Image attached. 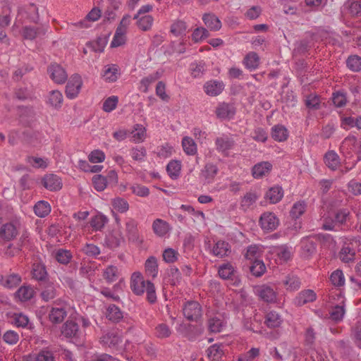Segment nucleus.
<instances>
[{
	"label": "nucleus",
	"mask_w": 361,
	"mask_h": 361,
	"mask_svg": "<svg viewBox=\"0 0 361 361\" xmlns=\"http://www.w3.org/2000/svg\"><path fill=\"white\" fill-rule=\"evenodd\" d=\"M351 214L348 209L333 210L322 219V228L324 231H348L350 228Z\"/></svg>",
	"instance_id": "obj_1"
},
{
	"label": "nucleus",
	"mask_w": 361,
	"mask_h": 361,
	"mask_svg": "<svg viewBox=\"0 0 361 361\" xmlns=\"http://www.w3.org/2000/svg\"><path fill=\"white\" fill-rule=\"evenodd\" d=\"M183 313L188 321L197 322L202 317V307L196 301H188L184 304Z\"/></svg>",
	"instance_id": "obj_2"
},
{
	"label": "nucleus",
	"mask_w": 361,
	"mask_h": 361,
	"mask_svg": "<svg viewBox=\"0 0 361 361\" xmlns=\"http://www.w3.org/2000/svg\"><path fill=\"white\" fill-rule=\"evenodd\" d=\"M218 274L222 279L234 281L233 285L236 286H238L240 284V279L237 275H235L237 274V271L229 262L220 265Z\"/></svg>",
	"instance_id": "obj_3"
},
{
	"label": "nucleus",
	"mask_w": 361,
	"mask_h": 361,
	"mask_svg": "<svg viewBox=\"0 0 361 361\" xmlns=\"http://www.w3.org/2000/svg\"><path fill=\"white\" fill-rule=\"evenodd\" d=\"M236 113L233 103L221 102L216 107L215 114L220 120H231Z\"/></svg>",
	"instance_id": "obj_4"
},
{
	"label": "nucleus",
	"mask_w": 361,
	"mask_h": 361,
	"mask_svg": "<svg viewBox=\"0 0 361 361\" xmlns=\"http://www.w3.org/2000/svg\"><path fill=\"white\" fill-rule=\"evenodd\" d=\"M82 85V81L80 75L78 74L73 75L66 87V97L69 99L75 98L81 89Z\"/></svg>",
	"instance_id": "obj_5"
},
{
	"label": "nucleus",
	"mask_w": 361,
	"mask_h": 361,
	"mask_svg": "<svg viewBox=\"0 0 361 361\" xmlns=\"http://www.w3.org/2000/svg\"><path fill=\"white\" fill-rule=\"evenodd\" d=\"M259 223L262 230L268 232L275 230L279 226V221L274 213L264 212L261 215Z\"/></svg>",
	"instance_id": "obj_6"
},
{
	"label": "nucleus",
	"mask_w": 361,
	"mask_h": 361,
	"mask_svg": "<svg viewBox=\"0 0 361 361\" xmlns=\"http://www.w3.org/2000/svg\"><path fill=\"white\" fill-rule=\"evenodd\" d=\"M51 80L57 84L64 83L68 78L66 71L58 63H51L47 70Z\"/></svg>",
	"instance_id": "obj_7"
},
{
	"label": "nucleus",
	"mask_w": 361,
	"mask_h": 361,
	"mask_svg": "<svg viewBox=\"0 0 361 361\" xmlns=\"http://www.w3.org/2000/svg\"><path fill=\"white\" fill-rule=\"evenodd\" d=\"M126 233L129 241L141 244L142 240L140 238L137 229V222L133 219H128L125 224Z\"/></svg>",
	"instance_id": "obj_8"
},
{
	"label": "nucleus",
	"mask_w": 361,
	"mask_h": 361,
	"mask_svg": "<svg viewBox=\"0 0 361 361\" xmlns=\"http://www.w3.org/2000/svg\"><path fill=\"white\" fill-rule=\"evenodd\" d=\"M19 233V227L13 223H6L0 228V238L4 241L15 239Z\"/></svg>",
	"instance_id": "obj_9"
},
{
	"label": "nucleus",
	"mask_w": 361,
	"mask_h": 361,
	"mask_svg": "<svg viewBox=\"0 0 361 361\" xmlns=\"http://www.w3.org/2000/svg\"><path fill=\"white\" fill-rule=\"evenodd\" d=\"M61 333L66 338L75 339L80 338L82 335L78 324L72 320L66 321L62 326Z\"/></svg>",
	"instance_id": "obj_10"
},
{
	"label": "nucleus",
	"mask_w": 361,
	"mask_h": 361,
	"mask_svg": "<svg viewBox=\"0 0 361 361\" xmlns=\"http://www.w3.org/2000/svg\"><path fill=\"white\" fill-rule=\"evenodd\" d=\"M146 282L140 272H134L130 279V288L137 295L144 293Z\"/></svg>",
	"instance_id": "obj_11"
},
{
	"label": "nucleus",
	"mask_w": 361,
	"mask_h": 361,
	"mask_svg": "<svg viewBox=\"0 0 361 361\" xmlns=\"http://www.w3.org/2000/svg\"><path fill=\"white\" fill-rule=\"evenodd\" d=\"M317 299V295L313 290L305 289L300 291L295 298L293 302L297 307H301L308 302H312Z\"/></svg>",
	"instance_id": "obj_12"
},
{
	"label": "nucleus",
	"mask_w": 361,
	"mask_h": 361,
	"mask_svg": "<svg viewBox=\"0 0 361 361\" xmlns=\"http://www.w3.org/2000/svg\"><path fill=\"white\" fill-rule=\"evenodd\" d=\"M224 89V84L221 81L209 80L204 85L205 93L212 97L219 95Z\"/></svg>",
	"instance_id": "obj_13"
},
{
	"label": "nucleus",
	"mask_w": 361,
	"mask_h": 361,
	"mask_svg": "<svg viewBox=\"0 0 361 361\" xmlns=\"http://www.w3.org/2000/svg\"><path fill=\"white\" fill-rule=\"evenodd\" d=\"M259 297L267 302H274L276 300V293L270 286L263 285L257 288Z\"/></svg>",
	"instance_id": "obj_14"
},
{
	"label": "nucleus",
	"mask_w": 361,
	"mask_h": 361,
	"mask_svg": "<svg viewBox=\"0 0 361 361\" xmlns=\"http://www.w3.org/2000/svg\"><path fill=\"white\" fill-rule=\"evenodd\" d=\"M272 169V164L269 161H262L255 164L252 169V176L255 178H260L269 174Z\"/></svg>",
	"instance_id": "obj_15"
},
{
	"label": "nucleus",
	"mask_w": 361,
	"mask_h": 361,
	"mask_svg": "<svg viewBox=\"0 0 361 361\" xmlns=\"http://www.w3.org/2000/svg\"><path fill=\"white\" fill-rule=\"evenodd\" d=\"M42 183L44 188L51 191L59 190L62 187L61 179L54 174L46 175L42 179Z\"/></svg>",
	"instance_id": "obj_16"
},
{
	"label": "nucleus",
	"mask_w": 361,
	"mask_h": 361,
	"mask_svg": "<svg viewBox=\"0 0 361 361\" xmlns=\"http://www.w3.org/2000/svg\"><path fill=\"white\" fill-rule=\"evenodd\" d=\"M356 138L355 136H348L344 139L340 147V151L345 159L353 156V150L355 148Z\"/></svg>",
	"instance_id": "obj_17"
},
{
	"label": "nucleus",
	"mask_w": 361,
	"mask_h": 361,
	"mask_svg": "<svg viewBox=\"0 0 361 361\" xmlns=\"http://www.w3.org/2000/svg\"><path fill=\"white\" fill-rule=\"evenodd\" d=\"M271 253L276 255L281 262H286L291 257L290 249L286 245L272 246L270 247Z\"/></svg>",
	"instance_id": "obj_18"
},
{
	"label": "nucleus",
	"mask_w": 361,
	"mask_h": 361,
	"mask_svg": "<svg viewBox=\"0 0 361 361\" xmlns=\"http://www.w3.org/2000/svg\"><path fill=\"white\" fill-rule=\"evenodd\" d=\"M283 285L288 291H295L300 288L301 281L298 276L290 274L285 276Z\"/></svg>",
	"instance_id": "obj_19"
},
{
	"label": "nucleus",
	"mask_w": 361,
	"mask_h": 361,
	"mask_svg": "<svg viewBox=\"0 0 361 361\" xmlns=\"http://www.w3.org/2000/svg\"><path fill=\"white\" fill-rule=\"evenodd\" d=\"M202 20L205 25L212 31H218L221 27V22L214 14H204Z\"/></svg>",
	"instance_id": "obj_20"
},
{
	"label": "nucleus",
	"mask_w": 361,
	"mask_h": 361,
	"mask_svg": "<svg viewBox=\"0 0 361 361\" xmlns=\"http://www.w3.org/2000/svg\"><path fill=\"white\" fill-rule=\"evenodd\" d=\"M316 252V243L311 238H303L301 240V254L305 257H311Z\"/></svg>",
	"instance_id": "obj_21"
},
{
	"label": "nucleus",
	"mask_w": 361,
	"mask_h": 361,
	"mask_svg": "<svg viewBox=\"0 0 361 361\" xmlns=\"http://www.w3.org/2000/svg\"><path fill=\"white\" fill-rule=\"evenodd\" d=\"M21 277L17 274L4 276L0 274V285L7 288H13L19 285Z\"/></svg>",
	"instance_id": "obj_22"
},
{
	"label": "nucleus",
	"mask_w": 361,
	"mask_h": 361,
	"mask_svg": "<svg viewBox=\"0 0 361 361\" xmlns=\"http://www.w3.org/2000/svg\"><path fill=\"white\" fill-rule=\"evenodd\" d=\"M324 160L325 164L332 171L336 170L341 164L338 155L333 150L325 154Z\"/></svg>",
	"instance_id": "obj_23"
},
{
	"label": "nucleus",
	"mask_w": 361,
	"mask_h": 361,
	"mask_svg": "<svg viewBox=\"0 0 361 361\" xmlns=\"http://www.w3.org/2000/svg\"><path fill=\"white\" fill-rule=\"evenodd\" d=\"M119 75V69L115 64L107 65L104 66L103 78L106 82H114L118 79Z\"/></svg>",
	"instance_id": "obj_24"
},
{
	"label": "nucleus",
	"mask_w": 361,
	"mask_h": 361,
	"mask_svg": "<svg viewBox=\"0 0 361 361\" xmlns=\"http://www.w3.org/2000/svg\"><path fill=\"white\" fill-rule=\"evenodd\" d=\"M100 341L104 345H108L110 348L116 347L121 342L119 336L114 331L107 332L104 334L101 337Z\"/></svg>",
	"instance_id": "obj_25"
},
{
	"label": "nucleus",
	"mask_w": 361,
	"mask_h": 361,
	"mask_svg": "<svg viewBox=\"0 0 361 361\" xmlns=\"http://www.w3.org/2000/svg\"><path fill=\"white\" fill-rule=\"evenodd\" d=\"M124 242V238L120 233H111L105 239V245L111 249L119 247Z\"/></svg>",
	"instance_id": "obj_26"
},
{
	"label": "nucleus",
	"mask_w": 361,
	"mask_h": 361,
	"mask_svg": "<svg viewBox=\"0 0 361 361\" xmlns=\"http://www.w3.org/2000/svg\"><path fill=\"white\" fill-rule=\"evenodd\" d=\"M67 312L63 307H52L49 314V321L53 324H59L63 321Z\"/></svg>",
	"instance_id": "obj_27"
},
{
	"label": "nucleus",
	"mask_w": 361,
	"mask_h": 361,
	"mask_svg": "<svg viewBox=\"0 0 361 361\" xmlns=\"http://www.w3.org/2000/svg\"><path fill=\"white\" fill-rule=\"evenodd\" d=\"M215 144L219 152L226 153L233 148L234 142L228 137H219L216 139Z\"/></svg>",
	"instance_id": "obj_28"
},
{
	"label": "nucleus",
	"mask_w": 361,
	"mask_h": 361,
	"mask_svg": "<svg viewBox=\"0 0 361 361\" xmlns=\"http://www.w3.org/2000/svg\"><path fill=\"white\" fill-rule=\"evenodd\" d=\"M283 196V190L281 187L274 186L271 188L266 193L265 198L269 200L270 203L279 202Z\"/></svg>",
	"instance_id": "obj_29"
},
{
	"label": "nucleus",
	"mask_w": 361,
	"mask_h": 361,
	"mask_svg": "<svg viewBox=\"0 0 361 361\" xmlns=\"http://www.w3.org/2000/svg\"><path fill=\"white\" fill-rule=\"evenodd\" d=\"M32 274L33 279L39 281H44L47 276L44 264L40 262L34 263L32 269Z\"/></svg>",
	"instance_id": "obj_30"
},
{
	"label": "nucleus",
	"mask_w": 361,
	"mask_h": 361,
	"mask_svg": "<svg viewBox=\"0 0 361 361\" xmlns=\"http://www.w3.org/2000/svg\"><path fill=\"white\" fill-rule=\"evenodd\" d=\"M243 63L247 69L255 70L259 65V57L256 52H249L244 58Z\"/></svg>",
	"instance_id": "obj_31"
},
{
	"label": "nucleus",
	"mask_w": 361,
	"mask_h": 361,
	"mask_svg": "<svg viewBox=\"0 0 361 361\" xmlns=\"http://www.w3.org/2000/svg\"><path fill=\"white\" fill-rule=\"evenodd\" d=\"M224 346L221 344H214L208 348L207 354L208 357L213 361H219L224 355Z\"/></svg>",
	"instance_id": "obj_32"
},
{
	"label": "nucleus",
	"mask_w": 361,
	"mask_h": 361,
	"mask_svg": "<svg viewBox=\"0 0 361 361\" xmlns=\"http://www.w3.org/2000/svg\"><path fill=\"white\" fill-rule=\"evenodd\" d=\"M152 229L156 235L164 236L169 231V225L166 221L161 219H157L152 224Z\"/></svg>",
	"instance_id": "obj_33"
},
{
	"label": "nucleus",
	"mask_w": 361,
	"mask_h": 361,
	"mask_svg": "<svg viewBox=\"0 0 361 361\" xmlns=\"http://www.w3.org/2000/svg\"><path fill=\"white\" fill-rule=\"evenodd\" d=\"M258 197L259 195L255 192L250 191L246 192L240 201L241 208L246 211L256 202Z\"/></svg>",
	"instance_id": "obj_34"
},
{
	"label": "nucleus",
	"mask_w": 361,
	"mask_h": 361,
	"mask_svg": "<svg viewBox=\"0 0 361 361\" xmlns=\"http://www.w3.org/2000/svg\"><path fill=\"white\" fill-rule=\"evenodd\" d=\"M224 326V321L220 316H214L208 319V329L212 333H219L221 331Z\"/></svg>",
	"instance_id": "obj_35"
},
{
	"label": "nucleus",
	"mask_w": 361,
	"mask_h": 361,
	"mask_svg": "<svg viewBox=\"0 0 361 361\" xmlns=\"http://www.w3.org/2000/svg\"><path fill=\"white\" fill-rule=\"evenodd\" d=\"M271 136L276 141L283 142L287 140L288 132L283 126L277 125L272 128Z\"/></svg>",
	"instance_id": "obj_36"
},
{
	"label": "nucleus",
	"mask_w": 361,
	"mask_h": 361,
	"mask_svg": "<svg viewBox=\"0 0 361 361\" xmlns=\"http://www.w3.org/2000/svg\"><path fill=\"white\" fill-rule=\"evenodd\" d=\"M230 252L228 243L221 240L218 241L212 249L213 254L219 257L227 256Z\"/></svg>",
	"instance_id": "obj_37"
},
{
	"label": "nucleus",
	"mask_w": 361,
	"mask_h": 361,
	"mask_svg": "<svg viewBox=\"0 0 361 361\" xmlns=\"http://www.w3.org/2000/svg\"><path fill=\"white\" fill-rule=\"evenodd\" d=\"M27 361H55L51 351L42 350L37 354L30 355Z\"/></svg>",
	"instance_id": "obj_38"
},
{
	"label": "nucleus",
	"mask_w": 361,
	"mask_h": 361,
	"mask_svg": "<svg viewBox=\"0 0 361 361\" xmlns=\"http://www.w3.org/2000/svg\"><path fill=\"white\" fill-rule=\"evenodd\" d=\"M145 272L146 274L152 276V278H155L158 273V264L156 257H149L145 262Z\"/></svg>",
	"instance_id": "obj_39"
},
{
	"label": "nucleus",
	"mask_w": 361,
	"mask_h": 361,
	"mask_svg": "<svg viewBox=\"0 0 361 361\" xmlns=\"http://www.w3.org/2000/svg\"><path fill=\"white\" fill-rule=\"evenodd\" d=\"M34 212L39 217H45L51 212V206L46 201H39L34 206Z\"/></svg>",
	"instance_id": "obj_40"
},
{
	"label": "nucleus",
	"mask_w": 361,
	"mask_h": 361,
	"mask_svg": "<svg viewBox=\"0 0 361 361\" xmlns=\"http://www.w3.org/2000/svg\"><path fill=\"white\" fill-rule=\"evenodd\" d=\"M282 323L281 316L274 311L268 312L265 318V324L269 328L279 327Z\"/></svg>",
	"instance_id": "obj_41"
},
{
	"label": "nucleus",
	"mask_w": 361,
	"mask_h": 361,
	"mask_svg": "<svg viewBox=\"0 0 361 361\" xmlns=\"http://www.w3.org/2000/svg\"><path fill=\"white\" fill-rule=\"evenodd\" d=\"M106 317L114 322H118L123 318V313L118 307L110 305L107 308Z\"/></svg>",
	"instance_id": "obj_42"
},
{
	"label": "nucleus",
	"mask_w": 361,
	"mask_h": 361,
	"mask_svg": "<svg viewBox=\"0 0 361 361\" xmlns=\"http://www.w3.org/2000/svg\"><path fill=\"white\" fill-rule=\"evenodd\" d=\"M72 258L73 255L70 250L61 248L55 252V259L60 264H68Z\"/></svg>",
	"instance_id": "obj_43"
},
{
	"label": "nucleus",
	"mask_w": 361,
	"mask_h": 361,
	"mask_svg": "<svg viewBox=\"0 0 361 361\" xmlns=\"http://www.w3.org/2000/svg\"><path fill=\"white\" fill-rule=\"evenodd\" d=\"M251 274L256 276L260 277L266 271V267L262 260L256 259L249 267Z\"/></svg>",
	"instance_id": "obj_44"
},
{
	"label": "nucleus",
	"mask_w": 361,
	"mask_h": 361,
	"mask_svg": "<svg viewBox=\"0 0 361 361\" xmlns=\"http://www.w3.org/2000/svg\"><path fill=\"white\" fill-rule=\"evenodd\" d=\"M16 295L21 301H27L33 297L34 290L30 286H23L16 291Z\"/></svg>",
	"instance_id": "obj_45"
},
{
	"label": "nucleus",
	"mask_w": 361,
	"mask_h": 361,
	"mask_svg": "<svg viewBox=\"0 0 361 361\" xmlns=\"http://www.w3.org/2000/svg\"><path fill=\"white\" fill-rule=\"evenodd\" d=\"M180 169V162L176 160L171 161L166 166L168 174L172 179H176L179 176Z\"/></svg>",
	"instance_id": "obj_46"
},
{
	"label": "nucleus",
	"mask_w": 361,
	"mask_h": 361,
	"mask_svg": "<svg viewBox=\"0 0 361 361\" xmlns=\"http://www.w3.org/2000/svg\"><path fill=\"white\" fill-rule=\"evenodd\" d=\"M182 146L184 152L188 155H195L197 153V145L191 137H183Z\"/></svg>",
	"instance_id": "obj_47"
},
{
	"label": "nucleus",
	"mask_w": 361,
	"mask_h": 361,
	"mask_svg": "<svg viewBox=\"0 0 361 361\" xmlns=\"http://www.w3.org/2000/svg\"><path fill=\"white\" fill-rule=\"evenodd\" d=\"M56 296V290L53 283H47L41 293V297L43 300L48 302Z\"/></svg>",
	"instance_id": "obj_48"
},
{
	"label": "nucleus",
	"mask_w": 361,
	"mask_h": 361,
	"mask_svg": "<svg viewBox=\"0 0 361 361\" xmlns=\"http://www.w3.org/2000/svg\"><path fill=\"white\" fill-rule=\"evenodd\" d=\"M134 130L132 131L133 138L135 142H141L144 141L146 137V129L141 124H135L133 127Z\"/></svg>",
	"instance_id": "obj_49"
},
{
	"label": "nucleus",
	"mask_w": 361,
	"mask_h": 361,
	"mask_svg": "<svg viewBox=\"0 0 361 361\" xmlns=\"http://www.w3.org/2000/svg\"><path fill=\"white\" fill-rule=\"evenodd\" d=\"M186 30V23L180 20L175 21L171 26V32L177 37L185 35Z\"/></svg>",
	"instance_id": "obj_50"
},
{
	"label": "nucleus",
	"mask_w": 361,
	"mask_h": 361,
	"mask_svg": "<svg viewBox=\"0 0 361 361\" xmlns=\"http://www.w3.org/2000/svg\"><path fill=\"white\" fill-rule=\"evenodd\" d=\"M104 278L109 283L116 281L118 277V269L116 266H108L104 271Z\"/></svg>",
	"instance_id": "obj_51"
},
{
	"label": "nucleus",
	"mask_w": 361,
	"mask_h": 361,
	"mask_svg": "<svg viewBox=\"0 0 361 361\" xmlns=\"http://www.w3.org/2000/svg\"><path fill=\"white\" fill-rule=\"evenodd\" d=\"M347 66L353 71L358 72L361 71V57L354 55L348 58L346 61Z\"/></svg>",
	"instance_id": "obj_52"
},
{
	"label": "nucleus",
	"mask_w": 361,
	"mask_h": 361,
	"mask_svg": "<svg viewBox=\"0 0 361 361\" xmlns=\"http://www.w3.org/2000/svg\"><path fill=\"white\" fill-rule=\"evenodd\" d=\"M305 104L308 109L317 110L320 108L319 97L317 94H310L306 97Z\"/></svg>",
	"instance_id": "obj_53"
},
{
	"label": "nucleus",
	"mask_w": 361,
	"mask_h": 361,
	"mask_svg": "<svg viewBox=\"0 0 361 361\" xmlns=\"http://www.w3.org/2000/svg\"><path fill=\"white\" fill-rule=\"evenodd\" d=\"M119 4L120 3L118 1H112L110 3V5L107 7L106 10L104 12V20L111 21L116 18V10L118 8Z\"/></svg>",
	"instance_id": "obj_54"
},
{
	"label": "nucleus",
	"mask_w": 361,
	"mask_h": 361,
	"mask_svg": "<svg viewBox=\"0 0 361 361\" xmlns=\"http://www.w3.org/2000/svg\"><path fill=\"white\" fill-rule=\"evenodd\" d=\"M305 209V202H298L292 207L290 214L293 219H298L304 214Z\"/></svg>",
	"instance_id": "obj_55"
},
{
	"label": "nucleus",
	"mask_w": 361,
	"mask_h": 361,
	"mask_svg": "<svg viewBox=\"0 0 361 361\" xmlns=\"http://www.w3.org/2000/svg\"><path fill=\"white\" fill-rule=\"evenodd\" d=\"M92 183L97 191L104 190L107 186V179L102 175H95L92 178Z\"/></svg>",
	"instance_id": "obj_56"
},
{
	"label": "nucleus",
	"mask_w": 361,
	"mask_h": 361,
	"mask_svg": "<svg viewBox=\"0 0 361 361\" xmlns=\"http://www.w3.org/2000/svg\"><path fill=\"white\" fill-rule=\"evenodd\" d=\"M153 18L152 16L146 15L141 17L137 22V26L143 31L149 30L153 23Z\"/></svg>",
	"instance_id": "obj_57"
},
{
	"label": "nucleus",
	"mask_w": 361,
	"mask_h": 361,
	"mask_svg": "<svg viewBox=\"0 0 361 361\" xmlns=\"http://www.w3.org/2000/svg\"><path fill=\"white\" fill-rule=\"evenodd\" d=\"M112 205L116 210L121 213L126 212L129 209L128 202L121 197H116L112 201Z\"/></svg>",
	"instance_id": "obj_58"
},
{
	"label": "nucleus",
	"mask_w": 361,
	"mask_h": 361,
	"mask_svg": "<svg viewBox=\"0 0 361 361\" xmlns=\"http://www.w3.org/2000/svg\"><path fill=\"white\" fill-rule=\"evenodd\" d=\"M330 280L335 286L340 287L343 286L345 283V279L343 271L340 269L334 271L331 274Z\"/></svg>",
	"instance_id": "obj_59"
},
{
	"label": "nucleus",
	"mask_w": 361,
	"mask_h": 361,
	"mask_svg": "<svg viewBox=\"0 0 361 361\" xmlns=\"http://www.w3.org/2000/svg\"><path fill=\"white\" fill-rule=\"evenodd\" d=\"M118 99L116 96L108 97L103 103L102 109L105 112H111L114 110L118 104Z\"/></svg>",
	"instance_id": "obj_60"
},
{
	"label": "nucleus",
	"mask_w": 361,
	"mask_h": 361,
	"mask_svg": "<svg viewBox=\"0 0 361 361\" xmlns=\"http://www.w3.org/2000/svg\"><path fill=\"white\" fill-rule=\"evenodd\" d=\"M218 172L217 167L214 164H207L202 174L204 178L209 182L213 180Z\"/></svg>",
	"instance_id": "obj_61"
},
{
	"label": "nucleus",
	"mask_w": 361,
	"mask_h": 361,
	"mask_svg": "<svg viewBox=\"0 0 361 361\" xmlns=\"http://www.w3.org/2000/svg\"><path fill=\"white\" fill-rule=\"evenodd\" d=\"M209 36V31L204 27H197L195 29L192 35V40L195 42H198Z\"/></svg>",
	"instance_id": "obj_62"
},
{
	"label": "nucleus",
	"mask_w": 361,
	"mask_h": 361,
	"mask_svg": "<svg viewBox=\"0 0 361 361\" xmlns=\"http://www.w3.org/2000/svg\"><path fill=\"white\" fill-rule=\"evenodd\" d=\"M355 255V251L350 247H343L340 252V257L344 262H349L354 259Z\"/></svg>",
	"instance_id": "obj_63"
},
{
	"label": "nucleus",
	"mask_w": 361,
	"mask_h": 361,
	"mask_svg": "<svg viewBox=\"0 0 361 361\" xmlns=\"http://www.w3.org/2000/svg\"><path fill=\"white\" fill-rule=\"evenodd\" d=\"M49 101L51 105L54 107L61 106V104L63 102L62 94L61 93V92L58 90L51 91L50 93Z\"/></svg>",
	"instance_id": "obj_64"
}]
</instances>
